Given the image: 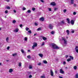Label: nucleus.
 Listing matches in <instances>:
<instances>
[{
    "mask_svg": "<svg viewBox=\"0 0 78 78\" xmlns=\"http://www.w3.org/2000/svg\"><path fill=\"white\" fill-rule=\"evenodd\" d=\"M65 22L64 20H63L61 21V22L60 23V25H62V24H64Z\"/></svg>",
    "mask_w": 78,
    "mask_h": 78,
    "instance_id": "nucleus-6",
    "label": "nucleus"
},
{
    "mask_svg": "<svg viewBox=\"0 0 78 78\" xmlns=\"http://www.w3.org/2000/svg\"><path fill=\"white\" fill-rule=\"evenodd\" d=\"M9 60H6L7 62H9Z\"/></svg>",
    "mask_w": 78,
    "mask_h": 78,
    "instance_id": "nucleus-62",
    "label": "nucleus"
},
{
    "mask_svg": "<svg viewBox=\"0 0 78 78\" xmlns=\"http://www.w3.org/2000/svg\"><path fill=\"white\" fill-rule=\"evenodd\" d=\"M29 68V69H32V66L31 65H30Z\"/></svg>",
    "mask_w": 78,
    "mask_h": 78,
    "instance_id": "nucleus-38",
    "label": "nucleus"
},
{
    "mask_svg": "<svg viewBox=\"0 0 78 78\" xmlns=\"http://www.w3.org/2000/svg\"><path fill=\"white\" fill-rule=\"evenodd\" d=\"M76 6V4H74V6Z\"/></svg>",
    "mask_w": 78,
    "mask_h": 78,
    "instance_id": "nucleus-61",
    "label": "nucleus"
},
{
    "mask_svg": "<svg viewBox=\"0 0 78 78\" xmlns=\"http://www.w3.org/2000/svg\"><path fill=\"white\" fill-rule=\"evenodd\" d=\"M70 23L72 25H74V20H71Z\"/></svg>",
    "mask_w": 78,
    "mask_h": 78,
    "instance_id": "nucleus-13",
    "label": "nucleus"
},
{
    "mask_svg": "<svg viewBox=\"0 0 78 78\" xmlns=\"http://www.w3.org/2000/svg\"><path fill=\"white\" fill-rule=\"evenodd\" d=\"M2 63H0V66H2Z\"/></svg>",
    "mask_w": 78,
    "mask_h": 78,
    "instance_id": "nucleus-64",
    "label": "nucleus"
},
{
    "mask_svg": "<svg viewBox=\"0 0 78 78\" xmlns=\"http://www.w3.org/2000/svg\"><path fill=\"white\" fill-rule=\"evenodd\" d=\"M12 23H16V20H13L12 21Z\"/></svg>",
    "mask_w": 78,
    "mask_h": 78,
    "instance_id": "nucleus-29",
    "label": "nucleus"
},
{
    "mask_svg": "<svg viewBox=\"0 0 78 78\" xmlns=\"http://www.w3.org/2000/svg\"><path fill=\"white\" fill-rule=\"evenodd\" d=\"M50 74L51 76H53V74L54 73H53V71H52L51 70H50Z\"/></svg>",
    "mask_w": 78,
    "mask_h": 78,
    "instance_id": "nucleus-9",
    "label": "nucleus"
},
{
    "mask_svg": "<svg viewBox=\"0 0 78 78\" xmlns=\"http://www.w3.org/2000/svg\"><path fill=\"white\" fill-rule=\"evenodd\" d=\"M10 48V47H9V46H8L7 48V50H9V48Z\"/></svg>",
    "mask_w": 78,
    "mask_h": 78,
    "instance_id": "nucleus-46",
    "label": "nucleus"
},
{
    "mask_svg": "<svg viewBox=\"0 0 78 78\" xmlns=\"http://www.w3.org/2000/svg\"><path fill=\"white\" fill-rule=\"evenodd\" d=\"M41 28H39L37 29V31H41Z\"/></svg>",
    "mask_w": 78,
    "mask_h": 78,
    "instance_id": "nucleus-32",
    "label": "nucleus"
},
{
    "mask_svg": "<svg viewBox=\"0 0 78 78\" xmlns=\"http://www.w3.org/2000/svg\"><path fill=\"white\" fill-rule=\"evenodd\" d=\"M67 11V9H64V10H63V12L65 13V12H66Z\"/></svg>",
    "mask_w": 78,
    "mask_h": 78,
    "instance_id": "nucleus-34",
    "label": "nucleus"
},
{
    "mask_svg": "<svg viewBox=\"0 0 78 78\" xmlns=\"http://www.w3.org/2000/svg\"><path fill=\"white\" fill-rule=\"evenodd\" d=\"M66 20L67 21V23L69 24H70V19H69V18H67Z\"/></svg>",
    "mask_w": 78,
    "mask_h": 78,
    "instance_id": "nucleus-10",
    "label": "nucleus"
},
{
    "mask_svg": "<svg viewBox=\"0 0 78 78\" xmlns=\"http://www.w3.org/2000/svg\"><path fill=\"white\" fill-rule=\"evenodd\" d=\"M37 46V44L36 42H34L33 43V46L32 47V49H34L35 47Z\"/></svg>",
    "mask_w": 78,
    "mask_h": 78,
    "instance_id": "nucleus-3",
    "label": "nucleus"
},
{
    "mask_svg": "<svg viewBox=\"0 0 78 78\" xmlns=\"http://www.w3.org/2000/svg\"><path fill=\"white\" fill-rule=\"evenodd\" d=\"M71 61V59L70 58H69L67 60V61L68 62H69V61Z\"/></svg>",
    "mask_w": 78,
    "mask_h": 78,
    "instance_id": "nucleus-27",
    "label": "nucleus"
},
{
    "mask_svg": "<svg viewBox=\"0 0 78 78\" xmlns=\"http://www.w3.org/2000/svg\"><path fill=\"white\" fill-rule=\"evenodd\" d=\"M19 29L18 28H16L14 30V32L15 33H17L18 32Z\"/></svg>",
    "mask_w": 78,
    "mask_h": 78,
    "instance_id": "nucleus-5",
    "label": "nucleus"
},
{
    "mask_svg": "<svg viewBox=\"0 0 78 78\" xmlns=\"http://www.w3.org/2000/svg\"><path fill=\"white\" fill-rule=\"evenodd\" d=\"M32 10L33 11H35V8H33L32 9Z\"/></svg>",
    "mask_w": 78,
    "mask_h": 78,
    "instance_id": "nucleus-48",
    "label": "nucleus"
},
{
    "mask_svg": "<svg viewBox=\"0 0 78 78\" xmlns=\"http://www.w3.org/2000/svg\"><path fill=\"white\" fill-rule=\"evenodd\" d=\"M51 5H52V6H55L56 5V3L55 2H53L51 3Z\"/></svg>",
    "mask_w": 78,
    "mask_h": 78,
    "instance_id": "nucleus-15",
    "label": "nucleus"
},
{
    "mask_svg": "<svg viewBox=\"0 0 78 78\" xmlns=\"http://www.w3.org/2000/svg\"><path fill=\"white\" fill-rule=\"evenodd\" d=\"M40 1L42 2V3H44V0H41Z\"/></svg>",
    "mask_w": 78,
    "mask_h": 78,
    "instance_id": "nucleus-44",
    "label": "nucleus"
},
{
    "mask_svg": "<svg viewBox=\"0 0 78 78\" xmlns=\"http://www.w3.org/2000/svg\"><path fill=\"white\" fill-rule=\"evenodd\" d=\"M66 63L65 62H63V64L64 65H65V64H66Z\"/></svg>",
    "mask_w": 78,
    "mask_h": 78,
    "instance_id": "nucleus-53",
    "label": "nucleus"
},
{
    "mask_svg": "<svg viewBox=\"0 0 78 78\" xmlns=\"http://www.w3.org/2000/svg\"><path fill=\"white\" fill-rule=\"evenodd\" d=\"M13 12L15 13H16V10L15 9L13 10Z\"/></svg>",
    "mask_w": 78,
    "mask_h": 78,
    "instance_id": "nucleus-52",
    "label": "nucleus"
},
{
    "mask_svg": "<svg viewBox=\"0 0 78 78\" xmlns=\"http://www.w3.org/2000/svg\"><path fill=\"white\" fill-rule=\"evenodd\" d=\"M28 33H30V34H31V30L28 31Z\"/></svg>",
    "mask_w": 78,
    "mask_h": 78,
    "instance_id": "nucleus-42",
    "label": "nucleus"
},
{
    "mask_svg": "<svg viewBox=\"0 0 78 78\" xmlns=\"http://www.w3.org/2000/svg\"><path fill=\"white\" fill-rule=\"evenodd\" d=\"M35 25H36V26H37V23H35Z\"/></svg>",
    "mask_w": 78,
    "mask_h": 78,
    "instance_id": "nucleus-50",
    "label": "nucleus"
},
{
    "mask_svg": "<svg viewBox=\"0 0 78 78\" xmlns=\"http://www.w3.org/2000/svg\"><path fill=\"white\" fill-rule=\"evenodd\" d=\"M60 73H62V74H64V72L62 70V69H61L60 70Z\"/></svg>",
    "mask_w": 78,
    "mask_h": 78,
    "instance_id": "nucleus-12",
    "label": "nucleus"
},
{
    "mask_svg": "<svg viewBox=\"0 0 78 78\" xmlns=\"http://www.w3.org/2000/svg\"><path fill=\"white\" fill-rule=\"evenodd\" d=\"M27 39H28V38L27 37H25L24 38V41H27Z\"/></svg>",
    "mask_w": 78,
    "mask_h": 78,
    "instance_id": "nucleus-35",
    "label": "nucleus"
},
{
    "mask_svg": "<svg viewBox=\"0 0 78 78\" xmlns=\"http://www.w3.org/2000/svg\"><path fill=\"white\" fill-rule=\"evenodd\" d=\"M76 12H73V15H76Z\"/></svg>",
    "mask_w": 78,
    "mask_h": 78,
    "instance_id": "nucleus-49",
    "label": "nucleus"
},
{
    "mask_svg": "<svg viewBox=\"0 0 78 78\" xmlns=\"http://www.w3.org/2000/svg\"><path fill=\"white\" fill-rule=\"evenodd\" d=\"M75 50L76 52V53H78V46H76L75 48Z\"/></svg>",
    "mask_w": 78,
    "mask_h": 78,
    "instance_id": "nucleus-7",
    "label": "nucleus"
},
{
    "mask_svg": "<svg viewBox=\"0 0 78 78\" xmlns=\"http://www.w3.org/2000/svg\"><path fill=\"white\" fill-rule=\"evenodd\" d=\"M8 10H6L5 11V14H7V13H8Z\"/></svg>",
    "mask_w": 78,
    "mask_h": 78,
    "instance_id": "nucleus-40",
    "label": "nucleus"
},
{
    "mask_svg": "<svg viewBox=\"0 0 78 78\" xmlns=\"http://www.w3.org/2000/svg\"><path fill=\"white\" fill-rule=\"evenodd\" d=\"M10 8L9 7V6H7V9H10Z\"/></svg>",
    "mask_w": 78,
    "mask_h": 78,
    "instance_id": "nucleus-47",
    "label": "nucleus"
},
{
    "mask_svg": "<svg viewBox=\"0 0 78 78\" xmlns=\"http://www.w3.org/2000/svg\"><path fill=\"white\" fill-rule=\"evenodd\" d=\"M62 41H63L65 44H67V40H66V38H64V37H62Z\"/></svg>",
    "mask_w": 78,
    "mask_h": 78,
    "instance_id": "nucleus-2",
    "label": "nucleus"
},
{
    "mask_svg": "<svg viewBox=\"0 0 78 78\" xmlns=\"http://www.w3.org/2000/svg\"><path fill=\"white\" fill-rule=\"evenodd\" d=\"M21 51L22 53L23 54L24 56H25V55H26V52L24 51V50H23V49H22L21 50Z\"/></svg>",
    "mask_w": 78,
    "mask_h": 78,
    "instance_id": "nucleus-4",
    "label": "nucleus"
},
{
    "mask_svg": "<svg viewBox=\"0 0 78 78\" xmlns=\"http://www.w3.org/2000/svg\"><path fill=\"white\" fill-rule=\"evenodd\" d=\"M28 12V13H31V10H29L27 11V12H26V13H27Z\"/></svg>",
    "mask_w": 78,
    "mask_h": 78,
    "instance_id": "nucleus-26",
    "label": "nucleus"
},
{
    "mask_svg": "<svg viewBox=\"0 0 78 78\" xmlns=\"http://www.w3.org/2000/svg\"><path fill=\"white\" fill-rule=\"evenodd\" d=\"M69 58H70V59H71V60L72 59V60H73V57H72V56L71 55L69 56Z\"/></svg>",
    "mask_w": 78,
    "mask_h": 78,
    "instance_id": "nucleus-20",
    "label": "nucleus"
},
{
    "mask_svg": "<svg viewBox=\"0 0 78 78\" xmlns=\"http://www.w3.org/2000/svg\"><path fill=\"white\" fill-rule=\"evenodd\" d=\"M66 32L67 33V34L69 35V30H67L66 31Z\"/></svg>",
    "mask_w": 78,
    "mask_h": 78,
    "instance_id": "nucleus-25",
    "label": "nucleus"
},
{
    "mask_svg": "<svg viewBox=\"0 0 78 78\" xmlns=\"http://www.w3.org/2000/svg\"><path fill=\"white\" fill-rule=\"evenodd\" d=\"M74 32H75V31L74 30L72 31V33H74Z\"/></svg>",
    "mask_w": 78,
    "mask_h": 78,
    "instance_id": "nucleus-55",
    "label": "nucleus"
},
{
    "mask_svg": "<svg viewBox=\"0 0 78 78\" xmlns=\"http://www.w3.org/2000/svg\"><path fill=\"white\" fill-rule=\"evenodd\" d=\"M44 18L43 17H42L41 18H40L39 20L40 21H43L44 20Z\"/></svg>",
    "mask_w": 78,
    "mask_h": 78,
    "instance_id": "nucleus-17",
    "label": "nucleus"
},
{
    "mask_svg": "<svg viewBox=\"0 0 78 78\" xmlns=\"http://www.w3.org/2000/svg\"><path fill=\"white\" fill-rule=\"evenodd\" d=\"M51 46L54 49H59V48L56 45V44L54 43H52L51 44Z\"/></svg>",
    "mask_w": 78,
    "mask_h": 78,
    "instance_id": "nucleus-1",
    "label": "nucleus"
},
{
    "mask_svg": "<svg viewBox=\"0 0 78 78\" xmlns=\"http://www.w3.org/2000/svg\"><path fill=\"white\" fill-rule=\"evenodd\" d=\"M21 63L20 62H19V63L18 64V66H19V67H21Z\"/></svg>",
    "mask_w": 78,
    "mask_h": 78,
    "instance_id": "nucleus-28",
    "label": "nucleus"
},
{
    "mask_svg": "<svg viewBox=\"0 0 78 78\" xmlns=\"http://www.w3.org/2000/svg\"><path fill=\"white\" fill-rule=\"evenodd\" d=\"M33 76H32V75H30L29 76V78H32Z\"/></svg>",
    "mask_w": 78,
    "mask_h": 78,
    "instance_id": "nucleus-36",
    "label": "nucleus"
},
{
    "mask_svg": "<svg viewBox=\"0 0 78 78\" xmlns=\"http://www.w3.org/2000/svg\"><path fill=\"white\" fill-rule=\"evenodd\" d=\"M45 45V42H43L41 44V46H43V45Z\"/></svg>",
    "mask_w": 78,
    "mask_h": 78,
    "instance_id": "nucleus-33",
    "label": "nucleus"
},
{
    "mask_svg": "<svg viewBox=\"0 0 78 78\" xmlns=\"http://www.w3.org/2000/svg\"><path fill=\"white\" fill-rule=\"evenodd\" d=\"M25 30L26 31H28L30 30V28H29L28 27H27L25 28Z\"/></svg>",
    "mask_w": 78,
    "mask_h": 78,
    "instance_id": "nucleus-24",
    "label": "nucleus"
},
{
    "mask_svg": "<svg viewBox=\"0 0 78 78\" xmlns=\"http://www.w3.org/2000/svg\"><path fill=\"white\" fill-rule=\"evenodd\" d=\"M27 58H28V59H30L31 58V56H30V55H28L27 56Z\"/></svg>",
    "mask_w": 78,
    "mask_h": 78,
    "instance_id": "nucleus-31",
    "label": "nucleus"
},
{
    "mask_svg": "<svg viewBox=\"0 0 78 78\" xmlns=\"http://www.w3.org/2000/svg\"><path fill=\"white\" fill-rule=\"evenodd\" d=\"M48 27L50 29H52L53 28V26L51 24H50L49 25Z\"/></svg>",
    "mask_w": 78,
    "mask_h": 78,
    "instance_id": "nucleus-8",
    "label": "nucleus"
},
{
    "mask_svg": "<svg viewBox=\"0 0 78 78\" xmlns=\"http://www.w3.org/2000/svg\"><path fill=\"white\" fill-rule=\"evenodd\" d=\"M54 10L55 11H56V10H57V8H55V9H54Z\"/></svg>",
    "mask_w": 78,
    "mask_h": 78,
    "instance_id": "nucleus-58",
    "label": "nucleus"
},
{
    "mask_svg": "<svg viewBox=\"0 0 78 78\" xmlns=\"http://www.w3.org/2000/svg\"><path fill=\"white\" fill-rule=\"evenodd\" d=\"M36 34H34V36H36Z\"/></svg>",
    "mask_w": 78,
    "mask_h": 78,
    "instance_id": "nucleus-63",
    "label": "nucleus"
},
{
    "mask_svg": "<svg viewBox=\"0 0 78 78\" xmlns=\"http://www.w3.org/2000/svg\"><path fill=\"white\" fill-rule=\"evenodd\" d=\"M17 53H15L14 54H12V56H17Z\"/></svg>",
    "mask_w": 78,
    "mask_h": 78,
    "instance_id": "nucleus-19",
    "label": "nucleus"
},
{
    "mask_svg": "<svg viewBox=\"0 0 78 78\" xmlns=\"http://www.w3.org/2000/svg\"><path fill=\"white\" fill-rule=\"evenodd\" d=\"M28 52H30V50H28Z\"/></svg>",
    "mask_w": 78,
    "mask_h": 78,
    "instance_id": "nucleus-60",
    "label": "nucleus"
},
{
    "mask_svg": "<svg viewBox=\"0 0 78 78\" xmlns=\"http://www.w3.org/2000/svg\"><path fill=\"white\" fill-rule=\"evenodd\" d=\"M71 3V4H73V3L74 2V0H70Z\"/></svg>",
    "mask_w": 78,
    "mask_h": 78,
    "instance_id": "nucleus-23",
    "label": "nucleus"
},
{
    "mask_svg": "<svg viewBox=\"0 0 78 78\" xmlns=\"http://www.w3.org/2000/svg\"><path fill=\"white\" fill-rule=\"evenodd\" d=\"M23 10L24 11L25 10H26V8H25V7H23Z\"/></svg>",
    "mask_w": 78,
    "mask_h": 78,
    "instance_id": "nucleus-41",
    "label": "nucleus"
},
{
    "mask_svg": "<svg viewBox=\"0 0 78 78\" xmlns=\"http://www.w3.org/2000/svg\"><path fill=\"white\" fill-rule=\"evenodd\" d=\"M41 78H45V76L44 75H43L41 76Z\"/></svg>",
    "mask_w": 78,
    "mask_h": 78,
    "instance_id": "nucleus-30",
    "label": "nucleus"
},
{
    "mask_svg": "<svg viewBox=\"0 0 78 78\" xmlns=\"http://www.w3.org/2000/svg\"><path fill=\"white\" fill-rule=\"evenodd\" d=\"M43 62L44 64H47V63H48V62H47V61H46V60H43Z\"/></svg>",
    "mask_w": 78,
    "mask_h": 78,
    "instance_id": "nucleus-21",
    "label": "nucleus"
},
{
    "mask_svg": "<svg viewBox=\"0 0 78 78\" xmlns=\"http://www.w3.org/2000/svg\"><path fill=\"white\" fill-rule=\"evenodd\" d=\"M20 27H21V28H22V24H20Z\"/></svg>",
    "mask_w": 78,
    "mask_h": 78,
    "instance_id": "nucleus-54",
    "label": "nucleus"
},
{
    "mask_svg": "<svg viewBox=\"0 0 78 78\" xmlns=\"http://www.w3.org/2000/svg\"><path fill=\"white\" fill-rule=\"evenodd\" d=\"M37 65L38 66H41V63L39 62L38 63Z\"/></svg>",
    "mask_w": 78,
    "mask_h": 78,
    "instance_id": "nucleus-43",
    "label": "nucleus"
},
{
    "mask_svg": "<svg viewBox=\"0 0 78 78\" xmlns=\"http://www.w3.org/2000/svg\"><path fill=\"white\" fill-rule=\"evenodd\" d=\"M48 9L49 11H51V9L50 8H48Z\"/></svg>",
    "mask_w": 78,
    "mask_h": 78,
    "instance_id": "nucleus-39",
    "label": "nucleus"
},
{
    "mask_svg": "<svg viewBox=\"0 0 78 78\" xmlns=\"http://www.w3.org/2000/svg\"><path fill=\"white\" fill-rule=\"evenodd\" d=\"M41 37H42V39L44 41H46V40H47V38H46V37H45L41 36Z\"/></svg>",
    "mask_w": 78,
    "mask_h": 78,
    "instance_id": "nucleus-11",
    "label": "nucleus"
},
{
    "mask_svg": "<svg viewBox=\"0 0 78 78\" xmlns=\"http://www.w3.org/2000/svg\"><path fill=\"white\" fill-rule=\"evenodd\" d=\"M59 78H63L61 76H59Z\"/></svg>",
    "mask_w": 78,
    "mask_h": 78,
    "instance_id": "nucleus-56",
    "label": "nucleus"
},
{
    "mask_svg": "<svg viewBox=\"0 0 78 78\" xmlns=\"http://www.w3.org/2000/svg\"><path fill=\"white\" fill-rule=\"evenodd\" d=\"M55 73L57 74V73H58V71H55Z\"/></svg>",
    "mask_w": 78,
    "mask_h": 78,
    "instance_id": "nucleus-59",
    "label": "nucleus"
},
{
    "mask_svg": "<svg viewBox=\"0 0 78 78\" xmlns=\"http://www.w3.org/2000/svg\"><path fill=\"white\" fill-rule=\"evenodd\" d=\"M6 41L8 43L9 42V37H7L6 38Z\"/></svg>",
    "mask_w": 78,
    "mask_h": 78,
    "instance_id": "nucleus-16",
    "label": "nucleus"
},
{
    "mask_svg": "<svg viewBox=\"0 0 78 78\" xmlns=\"http://www.w3.org/2000/svg\"><path fill=\"white\" fill-rule=\"evenodd\" d=\"M75 78H78V73H76L75 76Z\"/></svg>",
    "mask_w": 78,
    "mask_h": 78,
    "instance_id": "nucleus-22",
    "label": "nucleus"
},
{
    "mask_svg": "<svg viewBox=\"0 0 78 78\" xmlns=\"http://www.w3.org/2000/svg\"><path fill=\"white\" fill-rule=\"evenodd\" d=\"M54 31H52L51 32V34H54Z\"/></svg>",
    "mask_w": 78,
    "mask_h": 78,
    "instance_id": "nucleus-37",
    "label": "nucleus"
},
{
    "mask_svg": "<svg viewBox=\"0 0 78 78\" xmlns=\"http://www.w3.org/2000/svg\"><path fill=\"white\" fill-rule=\"evenodd\" d=\"M13 72V69H9V73H12Z\"/></svg>",
    "mask_w": 78,
    "mask_h": 78,
    "instance_id": "nucleus-18",
    "label": "nucleus"
},
{
    "mask_svg": "<svg viewBox=\"0 0 78 78\" xmlns=\"http://www.w3.org/2000/svg\"><path fill=\"white\" fill-rule=\"evenodd\" d=\"M74 69H77V67H76V66H75L73 67Z\"/></svg>",
    "mask_w": 78,
    "mask_h": 78,
    "instance_id": "nucleus-45",
    "label": "nucleus"
},
{
    "mask_svg": "<svg viewBox=\"0 0 78 78\" xmlns=\"http://www.w3.org/2000/svg\"><path fill=\"white\" fill-rule=\"evenodd\" d=\"M38 55L41 58H43V54H42L40 53L38 54Z\"/></svg>",
    "mask_w": 78,
    "mask_h": 78,
    "instance_id": "nucleus-14",
    "label": "nucleus"
},
{
    "mask_svg": "<svg viewBox=\"0 0 78 78\" xmlns=\"http://www.w3.org/2000/svg\"><path fill=\"white\" fill-rule=\"evenodd\" d=\"M65 57H66V58H68V57H69V55H66L65 56Z\"/></svg>",
    "mask_w": 78,
    "mask_h": 78,
    "instance_id": "nucleus-51",
    "label": "nucleus"
},
{
    "mask_svg": "<svg viewBox=\"0 0 78 78\" xmlns=\"http://www.w3.org/2000/svg\"><path fill=\"white\" fill-rule=\"evenodd\" d=\"M6 1L7 2H9V0H6Z\"/></svg>",
    "mask_w": 78,
    "mask_h": 78,
    "instance_id": "nucleus-57",
    "label": "nucleus"
}]
</instances>
